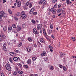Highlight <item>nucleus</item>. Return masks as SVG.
<instances>
[{
  "mask_svg": "<svg viewBox=\"0 0 76 76\" xmlns=\"http://www.w3.org/2000/svg\"><path fill=\"white\" fill-rule=\"evenodd\" d=\"M54 8L53 7L50 10V11L51 12H53V11L54 10Z\"/></svg>",
  "mask_w": 76,
  "mask_h": 76,
  "instance_id": "nucleus-58",
  "label": "nucleus"
},
{
  "mask_svg": "<svg viewBox=\"0 0 76 76\" xmlns=\"http://www.w3.org/2000/svg\"><path fill=\"white\" fill-rule=\"evenodd\" d=\"M17 28L18 31H20L21 28L19 26H17Z\"/></svg>",
  "mask_w": 76,
  "mask_h": 76,
  "instance_id": "nucleus-26",
  "label": "nucleus"
},
{
  "mask_svg": "<svg viewBox=\"0 0 76 76\" xmlns=\"http://www.w3.org/2000/svg\"><path fill=\"white\" fill-rule=\"evenodd\" d=\"M15 20H18V18L15 17Z\"/></svg>",
  "mask_w": 76,
  "mask_h": 76,
  "instance_id": "nucleus-62",
  "label": "nucleus"
},
{
  "mask_svg": "<svg viewBox=\"0 0 76 76\" xmlns=\"http://www.w3.org/2000/svg\"><path fill=\"white\" fill-rule=\"evenodd\" d=\"M57 7V4H56L53 6V8L54 9H55V8H56Z\"/></svg>",
  "mask_w": 76,
  "mask_h": 76,
  "instance_id": "nucleus-46",
  "label": "nucleus"
},
{
  "mask_svg": "<svg viewBox=\"0 0 76 76\" xmlns=\"http://www.w3.org/2000/svg\"><path fill=\"white\" fill-rule=\"evenodd\" d=\"M6 44L4 43L3 44V50L4 51H6Z\"/></svg>",
  "mask_w": 76,
  "mask_h": 76,
  "instance_id": "nucleus-13",
  "label": "nucleus"
},
{
  "mask_svg": "<svg viewBox=\"0 0 76 76\" xmlns=\"http://www.w3.org/2000/svg\"><path fill=\"white\" fill-rule=\"evenodd\" d=\"M15 69L16 71H18V68L16 66L15 67Z\"/></svg>",
  "mask_w": 76,
  "mask_h": 76,
  "instance_id": "nucleus-49",
  "label": "nucleus"
},
{
  "mask_svg": "<svg viewBox=\"0 0 76 76\" xmlns=\"http://www.w3.org/2000/svg\"><path fill=\"white\" fill-rule=\"evenodd\" d=\"M13 59L14 61H18V58L17 57L13 58Z\"/></svg>",
  "mask_w": 76,
  "mask_h": 76,
  "instance_id": "nucleus-20",
  "label": "nucleus"
},
{
  "mask_svg": "<svg viewBox=\"0 0 76 76\" xmlns=\"http://www.w3.org/2000/svg\"><path fill=\"white\" fill-rule=\"evenodd\" d=\"M58 65L59 66V67L61 68V69H63V66L61 64H58Z\"/></svg>",
  "mask_w": 76,
  "mask_h": 76,
  "instance_id": "nucleus-32",
  "label": "nucleus"
},
{
  "mask_svg": "<svg viewBox=\"0 0 76 76\" xmlns=\"http://www.w3.org/2000/svg\"><path fill=\"white\" fill-rule=\"evenodd\" d=\"M22 42H20V43L18 44V46L20 47L22 46Z\"/></svg>",
  "mask_w": 76,
  "mask_h": 76,
  "instance_id": "nucleus-41",
  "label": "nucleus"
},
{
  "mask_svg": "<svg viewBox=\"0 0 76 76\" xmlns=\"http://www.w3.org/2000/svg\"><path fill=\"white\" fill-rule=\"evenodd\" d=\"M16 74H17V72H15L13 73V75L14 76H15V75H16Z\"/></svg>",
  "mask_w": 76,
  "mask_h": 76,
  "instance_id": "nucleus-56",
  "label": "nucleus"
},
{
  "mask_svg": "<svg viewBox=\"0 0 76 76\" xmlns=\"http://www.w3.org/2000/svg\"><path fill=\"white\" fill-rule=\"evenodd\" d=\"M18 73H19V74H22L23 73V71H18Z\"/></svg>",
  "mask_w": 76,
  "mask_h": 76,
  "instance_id": "nucleus-44",
  "label": "nucleus"
},
{
  "mask_svg": "<svg viewBox=\"0 0 76 76\" xmlns=\"http://www.w3.org/2000/svg\"><path fill=\"white\" fill-rule=\"evenodd\" d=\"M33 15H37V12H33Z\"/></svg>",
  "mask_w": 76,
  "mask_h": 76,
  "instance_id": "nucleus-52",
  "label": "nucleus"
},
{
  "mask_svg": "<svg viewBox=\"0 0 76 76\" xmlns=\"http://www.w3.org/2000/svg\"><path fill=\"white\" fill-rule=\"evenodd\" d=\"M38 3L39 4H42V1H40Z\"/></svg>",
  "mask_w": 76,
  "mask_h": 76,
  "instance_id": "nucleus-51",
  "label": "nucleus"
},
{
  "mask_svg": "<svg viewBox=\"0 0 76 76\" xmlns=\"http://www.w3.org/2000/svg\"><path fill=\"white\" fill-rule=\"evenodd\" d=\"M48 49L50 50V51L51 52H53V47L52 46L49 45L48 46Z\"/></svg>",
  "mask_w": 76,
  "mask_h": 76,
  "instance_id": "nucleus-4",
  "label": "nucleus"
},
{
  "mask_svg": "<svg viewBox=\"0 0 76 76\" xmlns=\"http://www.w3.org/2000/svg\"><path fill=\"white\" fill-rule=\"evenodd\" d=\"M12 26L13 28H16V25L15 24H13L12 25Z\"/></svg>",
  "mask_w": 76,
  "mask_h": 76,
  "instance_id": "nucleus-33",
  "label": "nucleus"
},
{
  "mask_svg": "<svg viewBox=\"0 0 76 76\" xmlns=\"http://www.w3.org/2000/svg\"><path fill=\"white\" fill-rule=\"evenodd\" d=\"M31 63L32 61H31V59H28L27 61V64H31Z\"/></svg>",
  "mask_w": 76,
  "mask_h": 76,
  "instance_id": "nucleus-15",
  "label": "nucleus"
},
{
  "mask_svg": "<svg viewBox=\"0 0 76 76\" xmlns=\"http://www.w3.org/2000/svg\"><path fill=\"white\" fill-rule=\"evenodd\" d=\"M10 54L11 56H14L16 55V53L13 52H10Z\"/></svg>",
  "mask_w": 76,
  "mask_h": 76,
  "instance_id": "nucleus-18",
  "label": "nucleus"
},
{
  "mask_svg": "<svg viewBox=\"0 0 76 76\" xmlns=\"http://www.w3.org/2000/svg\"><path fill=\"white\" fill-rule=\"evenodd\" d=\"M26 14L24 15H21L20 18L22 19H25L26 18Z\"/></svg>",
  "mask_w": 76,
  "mask_h": 76,
  "instance_id": "nucleus-8",
  "label": "nucleus"
},
{
  "mask_svg": "<svg viewBox=\"0 0 76 76\" xmlns=\"http://www.w3.org/2000/svg\"><path fill=\"white\" fill-rule=\"evenodd\" d=\"M51 37L53 39H54V38H55L54 35V34H51Z\"/></svg>",
  "mask_w": 76,
  "mask_h": 76,
  "instance_id": "nucleus-40",
  "label": "nucleus"
},
{
  "mask_svg": "<svg viewBox=\"0 0 76 76\" xmlns=\"http://www.w3.org/2000/svg\"><path fill=\"white\" fill-rule=\"evenodd\" d=\"M6 68L7 70H9V71H11L12 68L10 66L9 64H7L6 65Z\"/></svg>",
  "mask_w": 76,
  "mask_h": 76,
  "instance_id": "nucleus-2",
  "label": "nucleus"
},
{
  "mask_svg": "<svg viewBox=\"0 0 76 76\" xmlns=\"http://www.w3.org/2000/svg\"><path fill=\"white\" fill-rule=\"evenodd\" d=\"M1 37H3V38H6V36L5 35V34H4V32H3V31H1Z\"/></svg>",
  "mask_w": 76,
  "mask_h": 76,
  "instance_id": "nucleus-11",
  "label": "nucleus"
},
{
  "mask_svg": "<svg viewBox=\"0 0 76 76\" xmlns=\"http://www.w3.org/2000/svg\"><path fill=\"white\" fill-rule=\"evenodd\" d=\"M56 10H54L53 11L52 13H53L54 14L56 13Z\"/></svg>",
  "mask_w": 76,
  "mask_h": 76,
  "instance_id": "nucleus-61",
  "label": "nucleus"
},
{
  "mask_svg": "<svg viewBox=\"0 0 76 76\" xmlns=\"http://www.w3.org/2000/svg\"><path fill=\"white\" fill-rule=\"evenodd\" d=\"M42 3H43V5H45L46 4V3H47V2H46V1L45 0L42 1Z\"/></svg>",
  "mask_w": 76,
  "mask_h": 76,
  "instance_id": "nucleus-24",
  "label": "nucleus"
},
{
  "mask_svg": "<svg viewBox=\"0 0 76 76\" xmlns=\"http://www.w3.org/2000/svg\"><path fill=\"white\" fill-rule=\"evenodd\" d=\"M33 33L35 34H37L38 35L39 34V32L37 31V29L35 28H34L33 30Z\"/></svg>",
  "mask_w": 76,
  "mask_h": 76,
  "instance_id": "nucleus-7",
  "label": "nucleus"
},
{
  "mask_svg": "<svg viewBox=\"0 0 76 76\" xmlns=\"http://www.w3.org/2000/svg\"><path fill=\"white\" fill-rule=\"evenodd\" d=\"M18 66L19 67H20V68H22V64H21L19 63L18 64Z\"/></svg>",
  "mask_w": 76,
  "mask_h": 76,
  "instance_id": "nucleus-27",
  "label": "nucleus"
},
{
  "mask_svg": "<svg viewBox=\"0 0 76 76\" xmlns=\"http://www.w3.org/2000/svg\"><path fill=\"white\" fill-rule=\"evenodd\" d=\"M37 44L38 45H39L41 46H42V44L39 41L37 42Z\"/></svg>",
  "mask_w": 76,
  "mask_h": 76,
  "instance_id": "nucleus-30",
  "label": "nucleus"
},
{
  "mask_svg": "<svg viewBox=\"0 0 76 76\" xmlns=\"http://www.w3.org/2000/svg\"><path fill=\"white\" fill-rule=\"evenodd\" d=\"M61 10H62V9H60L57 10L58 13H59V12H61Z\"/></svg>",
  "mask_w": 76,
  "mask_h": 76,
  "instance_id": "nucleus-37",
  "label": "nucleus"
},
{
  "mask_svg": "<svg viewBox=\"0 0 76 76\" xmlns=\"http://www.w3.org/2000/svg\"><path fill=\"white\" fill-rule=\"evenodd\" d=\"M23 67L25 68H28V66L27 65H23Z\"/></svg>",
  "mask_w": 76,
  "mask_h": 76,
  "instance_id": "nucleus-47",
  "label": "nucleus"
},
{
  "mask_svg": "<svg viewBox=\"0 0 76 76\" xmlns=\"http://www.w3.org/2000/svg\"><path fill=\"white\" fill-rule=\"evenodd\" d=\"M63 70H64V71H65V72H66L67 70V68L66 67V66H64L63 67Z\"/></svg>",
  "mask_w": 76,
  "mask_h": 76,
  "instance_id": "nucleus-23",
  "label": "nucleus"
},
{
  "mask_svg": "<svg viewBox=\"0 0 76 76\" xmlns=\"http://www.w3.org/2000/svg\"><path fill=\"white\" fill-rule=\"evenodd\" d=\"M43 53H42L41 56L42 57H44V56H45V54H46V52L45 51H43L42 52Z\"/></svg>",
  "mask_w": 76,
  "mask_h": 76,
  "instance_id": "nucleus-17",
  "label": "nucleus"
},
{
  "mask_svg": "<svg viewBox=\"0 0 76 76\" xmlns=\"http://www.w3.org/2000/svg\"><path fill=\"white\" fill-rule=\"evenodd\" d=\"M42 27V24H39L38 26L37 27V30L38 31H39V29H41V28Z\"/></svg>",
  "mask_w": 76,
  "mask_h": 76,
  "instance_id": "nucleus-10",
  "label": "nucleus"
},
{
  "mask_svg": "<svg viewBox=\"0 0 76 76\" xmlns=\"http://www.w3.org/2000/svg\"><path fill=\"white\" fill-rule=\"evenodd\" d=\"M48 58H45L44 59V60L45 61H48Z\"/></svg>",
  "mask_w": 76,
  "mask_h": 76,
  "instance_id": "nucleus-48",
  "label": "nucleus"
},
{
  "mask_svg": "<svg viewBox=\"0 0 76 76\" xmlns=\"http://www.w3.org/2000/svg\"><path fill=\"white\" fill-rule=\"evenodd\" d=\"M25 48H26V49H27V51H28V52H31V50H32V49L31 48V47H29L27 48L26 47H25L24 48L25 49Z\"/></svg>",
  "mask_w": 76,
  "mask_h": 76,
  "instance_id": "nucleus-9",
  "label": "nucleus"
},
{
  "mask_svg": "<svg viewBox=\"0 0 76 76\" xmlns=\"http://www.w3.org/2000/svg\"><path fill=\"white\" fill-rule=\"evenodd\" d=\"M20 14H21L20 12H17V13L16 15H17V16H20Z\"/></svg>",
  "mask_w": 76,
  "mask_h": 76,
  "instance_id": "nucleus-35",
  "label": "nucleus"
},
{
  "mask_svg": "<svg viewBox=\"0 0 76 76\" xmlns=\"http://www.w3.org/2000/svg\"><path fill=\"white\" fill-rule=\"evenodd\" d=\"M9 60L11 63H13V60L11 58H10Z\"/></svg>",
  "mask_w": 76,
  "mask_h": 76,
  "instance_id": "nucleus-39",
  "label": "nucleus"
},
{
  "mask_svg": "<svg viewBox=\"0 0 76 76\" xmlns=\"http://www.w3.org/2000/svg\"><path fill=\"white\" fill-rule=\"evenodd\" d=\"M12 29V27L11 26H9L8 27V31L9 32H11Z\"/></svg>",
  "mask_w": 76,
  "mask_h": 76,
  "instance_id": "nucleus-19",
  "label": "nucleus"
},
{
  "mask_svg": "<svg viewBox=\"0 0 76 76\" xmlns=\"http://www.w3.org/2000/svg\"><path fill=\"white\" fill-rule=\"evenodd\" d=\"M33 12V11H32L31 10L30 11L29 13L30 14H31Z\"/></svg>",
  "mask_w": 76,
  "mask_h": 76,
  "instance_id": "nucleus-54",
  "label": "nucleus"
},
{
  "mask_svg": "<svg viewBox=\"0 0 76 76\" xmlns=\"http://www.w3.org/2000/svg\"><path fill=\"white\" fill-rule=\"evenodd\" d=\"M22 3H21V2L18 1L17 3V6L18 7H20V6H21V4Z\"/></svg>",
  "mask_w": 76,
  "mask_h": 76,
  "instance_id": "nucleus-12",
  "label": "nucleus"
},
{
  "mask_svg": "<svg viewBox=\"0 0 76 76\" xmlns=\"http://www.w3.org/2000/svg\"><path fill=\"white\" fill-rule=\"evenodd\" d=\"M34 47L36 48L37 47V44H34Z\"/></svg>",
  "mask_w": 76,
  "mask_h": 76,
  "instance_id": "nucleus-59",
  "label": "nucleus"
},
{
  "mask_svg": "<svg viewBox=\"0 0 76 76\" xmlns=\"http://www.w3.org/2000/svg\"><path fill=\"white\" fill-rule=\"evenodd\" d=\"M7 16V14L5 13L3 11H2L0 12V23L2 21V18L3 17L4 18H6Z\"/></svg>",
  "mask_w": 76,
  "mask_h": 76,
  "instance_id": "nucleus-1",
  "label": "nucleus"
},
{
  "mask_svg": "<svg viewBox=\"0 0 76 76\" xmlns=\"http://www.w3.org/2000/svg\"><path fill=\"white\" fill-rule=\"evenodd\" d=\"M14 51L15 52V53H18L19 52V51L16 50H14Z\"/></svg>",
  "mask_w": 76,
  "mask_h": 76,
  "instance_id": "nucleus-43",
  "label": "nucleus"
},
{
  "mask_svg": "<svg viewBox=\"0 0 76 76\" xmlns=\"http://www.w3.org/2000/svg\"><path fill=\"white\" fill-rule=\"evenodd\" d=\"M71 39L72 40V41H75L76 40L75 37H72L71 38Z\"/></svg>",
  "mask_w": 76,
  "mask_h": 76,
  "instance_id": "nucleus-36",
  "label": "nucleus"
},
{
  "mask_svg": "<svg viewBox=\"0 0 76 76\" xmlns=\"http://www.w3.org/2000/svg\"><path fill=\"white\" fill-rule=\"evenodd\" d=\"M22 27L23 28H25V24H23L22 25Z\"/></svg>",
  "mask_w": 76,
  "mask_h": 76,
  "instance_id": "nucleus-53",
  "label": "nucleus"
},
{
  "mask_svg": "<svg viewBox=\"0 0 76 76\" xmlns=\"http://www.w3.org/2000/svg\"><path fill=\"white\" fill-rule=\"evenodd\" d=\"M33 33L35 34H37L38 35L39 34V32L37 31V29L35 28H34L33 30Z\"/></svg>",
  "mask_w": 76,
  "mask_h": 76,
  "instance_id": "nucleus-6",
  "label": "nucleus"
},
{
  "mask_svg": "<svg viewBox=\"0 0 76 76\" xmlns=\"http://www.w3.org/2000/svg\"><path fill=\"white\" fill-rule=\"evenodd\" d=\"M8 12L10 14V15L12 14V11L10 10V9H8Z\"/></svg>",
  "mask_w": 76,
  "mask_h": 76,
  "instance_id": "nucleus-28",
  "label": "nucleus"
},
{
  "mask_svg": "<svg viewBox=\"0 0 76 76\" xmlns=\"http://www.w3.org/2000/svg\"><path fill=\"white\" fill-rule=\"evenodd\" d=\"M28 40L29 41L31 42L32 41V39L31 37H28Z\"/></svg>",
  "mask_w": 76,
  "mask_h": 76,
  "instance_id": "nucleus-42",
  "label": "nucleus"
},
{
  "mask_svg": "<svg viewBox=\"0 0 76 76\" xmlns=\"http://www.w3.org/2000/svg\"><path fill=\"white\" fill-rule=\"evenodd\" d=\"M61 6V4H59L58 6V8H60V7Z\"/></svg>",
  "mask_w": 76,
  "mask_h": 76,
  "instance_id": "nucleus-60",
  "label": "nucleus"
},
{
  "mask_svg": "<svg viewBox=\"0 0 76 76\" xmlns=\"http://www.w3.org/2000/svg\"><path fill=\"white\" fill-rule=\"evenodd\" d=\"M57 0H53L52 2L53 3H54L57 2Z\"/></svg>",
  "mask_w": 76,
  "mask_h": 76,
  "instance_id": "nucleus-45",
  "label": "nucleus"
},
{
  "mask_svg": "<svg viewBox=\"0 0 76 76\" xmlns=\"http://www.w3.org/2000/svg\"><path fill=\"white\" fill-rule=\"evenodd\" d=\"M31 22L33 23V24H35L36 22L34 20H32L31 21Z\"/></svg>",
  "mask_w": 76,
  "mask_h": 76,
  "instance_id": "nucleus-34",
  "label": "nucleus"
},
{
  "mask_svg": "<svg viewBox=\"0 0 76 76\" xmlns=\"http://www.w3.org/2000/svg\"><path fill=\"white\" fill-rule=\"evenodd\" d=\"M46 39H47L48 40V41H50V38H48V37L46 38Z\"/></svg>",
  "mask_w": 76,
  "mask_h": 76,
  "instance_id": "nucleus-64",
  "label": "nucleus"
},
{
  "mask_svg": "<svg viewBox=\"0 0 76 76\" xmlns=\"http://www.w3.org/2000/svg\"><path fill=\"white\" fill-rule=\"evenodd\" d=\"M49 69L50 70H54V67H53V66H49Z\"/></svg>",
  "mask_w": 76,
  "mask_h": 76,
  "instance_id": "nucleus-21",
  "label": "nucleus"
},
{
  "mask_svg": "<svg viewBox=\"0 0 76 76\" xmlns=\"http://www.w3.org/2000/svg\"><path fill=\"white\" fill-rule=\"evenodd\" d=\"M3 30L4 32H6L7 31V27L6 26H4L3 27Z\"/></svg>",
  "mask_w": 76,
  "mask_h": 76,
  "instance_id": "nucleus-22",
  "label": "nucleus"
},
{
  "mask_svg": "<svg viewBox=\"0 0 76 76\" xmlns=\"http://www.w3.org/2000/svg\"><path fill=\"white\" fill-rule=\"evenodd\" d=\"M25 15V12L22 11L21 12V15Z\"/></svg>",
  "mask_w": 76,
  "mask_h": 76,
  "instance_id": "nucleus-38",
  "label": "nucleus"
},
{
  "mask_svg": "<svg viewBox=\"0 0 76 76\" xmlns=\"http://www.w3.org/2000/svg\"><path fill=\"white\" fill-rule=\"evenodd\" d=\"M43 33L44 35V36L46 37V38L48 37V35H47V34L46 33V31L44 28H43L42 30Z\"/></svg>",
  "mask_w": 76,
  "mask_h": 76,
  "instance_id": "nucleus-3",
  "label": "nucleus"
},
{
  "mask_svg": "<svg viewBox=\"0 0 76 76\" xmlns=\"http://www.w3.org/2000/svg\"><path fill=\"white\" fill-rule=\"evenodd\" d=\"M50 28L51 29H53L54 26H53V24L50 25Z\"/></svg>",
  "mask_w": 76,
  "mask_h": 76,
  "instance_id": "nucleus-25",
  "label": "nucleus"
},
{
  "mask_svg": "<svg viewBox=\"0 0 76 76\" xmlns=\"http://www.w3.org/2000/svg\"><path fill=\"white\" fill-rule=\"evenodd\" d=\"M36 59L37 58L35 57H32V59L33 61H35Z\"/></svg>",
  "mask_w": 76,
  "mask_h": 76,
  "instance_id": "nucleus-29",
  "label": "nucleus"
},
{
  "mask_svg": "<svg viewBox=\"0 0 76 76\" xmlns=\"http://www.w3.org/2000/svg\"><path fill=\"white\" fill-rule=\"evenodd\" d=\"M6 39V37L4 38L3 37V36H0V41H4V39Z\"/></svg>",
  "mask_w": 76,
  "mask_h": 76,
  "instance_id": "nucleus-14",
  "label": "nucleus"
},
{
  "mask_svg": "<svg viewBox=\"0 0 76 76\" xmlns=\"http://www.w3.org/2000/svg\"><path fill=\"white\" fill-rule=\"evenodd\" d=\"M52 17L53 18H56V15H53Z\"/></svg>",
  "mask_w": 76,
  "mask_h": 76,
  "instance_id": "nucleus-63",
  "label": "nucleus"
},
{
  "mask_svg": "<svg viewBox=\"0 0 76 76\" xmlns=\"http://www.w3.org/2000/svg\"><path fill=\"white\" fill-rule=\"evenodd\" d=\"M62 12L63 13V15H65V12H64V10H62Z\"/></svg>",
  "mask_w": 76,
  "mask_h": 76,
  "instance_id": "nucleus-55",
  "label": "nucleus"
},
{
  "mask_svg": "<svg viewBox=\"0 0 76 76\" xmlns=\"http://www.w3.org/2000/svg\"><path fill=\"white\" fill-rule=\"evenodd\" d=\"M52 32H53V31H52V30H50L48 32V35H50V34H51L52 33Z\"/></svg>",
  "mask_w": 76,
  "mask_h": 76,
  "instance_id": "nucleus-31",
  "label": "nucleus"
},
{
  "mask_svg": "<svg viewBox=\"0 0 76 76\" xmlns=\"http://www.w3.org/2000/svg\"><path fill=\"white\" fill-rule=\"evenodd\" d=\"M66 1L67 4H70V1H69L66 0Z\"/></svg>",
  "mask_w": 76,
  "mask_h": 76,
  "instance_id": "nucleus-57",
  "label": "nucleus"
},
{
  "mask_svg": "<svg viewBox=\"0 0 76 76\" xmlns=\"http://www.w3.org/2000/svg\"><path fill=\"white\" fill-rule=\"evenodd\" d=\"M39 40L43 44H44L45 42V40H44V39L42 38H41Z\"/></svg>",
  "mask_w": 76,
  "mask_h": 76,
  "instance_id": "nucleus-16",
  "label": "nucleus"
},
{
  "mask_svg": "<svg viewBox=\"0 0 76 76\" xmlns=\"http://www.w3.org/2000/svg\"><path fill=\"white\" fill-rule=\"evenodd\" d=\"M1 76H5L3 72H1Z\"/></svg>",
  "mask_w": 76,
  "mask_h": 76,
  "instance_id": "nucleus-50",
  "label": "nucleus"
},
{
  "mask_svg": "<svg viewBox=\"0 0 76 76\" xmlns=\"http://www.w3.org/2000/svg\"><path fill=\"white\" fill-rule=\"evenodd\" d=\"M26 6H28L29 8H31V7L32 6V4L31 3H29L28 2L26 3Z\"/></svg>",
  "mask_w": 76,
  "mask_h": 76,
  "instance_id": "nucleus-5",
  "label": "nucleus"
}]
</instances>
